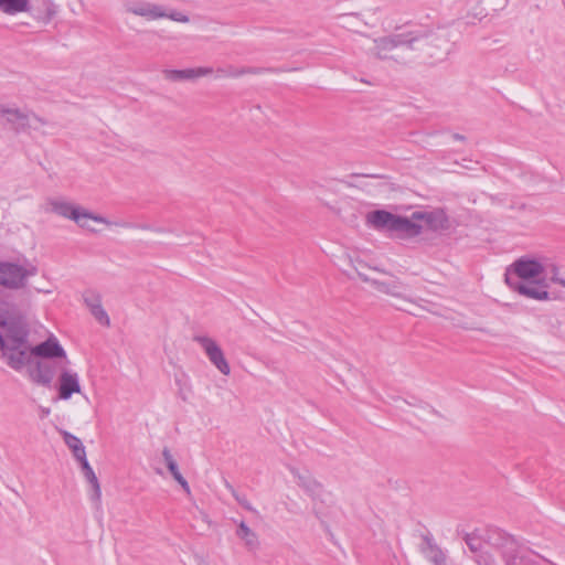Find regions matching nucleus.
<instances>
[{
    "instance_id": "obj_1",
    "label": "nucleus",
    "mask_w": 565,
    "mask_h": 565,
    "mask_svg": "<svg viewBox=\"0 0 565 565\" xmlns=\"http://www.w3.org/2000/svg\"><path fill=\"white\" fill-rule=\"evenodd\" d=\"M367 223L375 230H384L401 238H412L422 233L418 218L393 214L384 210H375L367 214Z\"/></svg>"
},
{
    "instance_id": "obj_2",
    "label": "nucleus",
    "mask_w": 565,
    "mask_h": 565,
    "mask_svg": "<svg viewBox=\"0 0 565 565\" xmlns=\"http://www.w3.org/2000/svg\"><path fill=\"white\" fill-rule=\"evenodd\" d=\"M430 38L435 39L431 32L423 28H416L374 40L372 52L380 60L395 58V56L391 54L394 49L404 46L408 50H416L419 49L417 44L428 42Z\"/></svg>"
},
{
    "instance_id": "obj_3",
    "label": "nucleus",
    "mask_w": 565,
    "mask_h": 565,
    "mask_svg": "<svg viewBox=\"0 0 565 565\" xmlns=\"http://www.w3.org/2000/svg\"><path fill=\"white\" fill-rule=\"evenodd\" d=\"M38 274V267L30 262L25 264L18 262H0V286L9 290L23 289L28 285L29 278Z\"/></svg>"
},
{
    "instance_id": "obj_4",
    "label": "nucleus",
    "mask_w": 565,
    "mask_h": 565,
    "mask_svg": "<svg viewBox=\"0 0 565 565\" xmlns=\"http://www.w3.org/2000/svg\"><path fill=\"white\" fill-rule=\"evenodd\" d=\"M31 344H4V337L0 332V350L2 356L6 359L7 364L14 371H21L29 367L32 359L34 358Z\"/></svg>"
},
{
    "instance_id": "obj_5",
    "label": "nucleus",
    "mask_w": 565,
    "mask_h": 565,
    "mask_svg": "<svg viewBox=\"0 0 565 565\" xmlns=\"http://www.w3.org/2000/svg\"><path fill=\"white\" fill-rule=\"evenodd\" d=\"M51 211L65 218L73 220L81 227H87V220H93L97 223H106L103 216L94 215L88 211L82 210L79 206L73 205L63 200H50Z\"/></svg>"
},
{
    "instance_id": "obj_6",
    "label": "nucleus",
    "mask_w": 565,
    "mask_h": 565,
    "mask_svg": "<svg viewBox=\"0 0 565 565\" xmlns=\"http://www.w3.org/2000/svg\"><path fill=\"white\" fill-rule=\"evenodd\" d=\"M0 116H3L7 122L15 132L25 131L26 129H38L40 125H44L45 120L30 111H22L19 108L0 107Z\"/></svg>"
},
{
    "instance_id": "obj_7",
    "label": "nucleus",
    "mask_w": 565,
    "mask_h": 565,
    "mask_svg": "<svg viewBox=\"0 0 565 565\" xmlns=\"http://www.w3.org/2000/svg\"><path fill=\"white\" fill-rule=\"evenodd\" d=\"M0 327L6 331L4 344H30V330L20 321L10 319L7 310L0 309Z\"/></svg>"
},
{
    "instance_id": "obj_8",
    "label": "nucleus",
    "mask_w": 565,
    "mask_h": 565,
    "mask_svg": "<svg viewBox=\"0 0 565 565\" xmlns=\"http://www.w3.org/2000/svg\"><path fill=\"white\" fill-rule=\"evenodd\" d=\"M56 362L33 358L29 367L26 369V374L30 381L34 384L50 387L56 375Z\"/></svg>"
},
{
    "instance_id": "obj_9",
    "label": "nucleus",
    "mask_w": 565,
    "mask_h": 565,
    "mask_svg": "<svg viewBox=\"0 0 565 565\" xmlns=\"http://www.w3.org/2000/svg\"><path fill=\"white\" fill-rule=\"evenodd\" d=\"M193 341L199 343L201 348L204 350L210 362L223 374L228 375L231 373V367L225 359V355L221 349V347L216 343L215 340L209 338L206 335H195Z\"/></svg>"
},
{
    "instance_id": "obj_10",
    "label": "nucleus",
    "mask_w": 565,
    "mask_h": 565,
    "mask_svg": "<svg viewBox=\"0 0 565 565\" xmlns=\"http://www.w3.org/2000/svg\"><path fill=\"white\" fill-rule=\"evenodd\" d=\"M509 271H511L513 277L518 280H529L539 277L544 271V267L536 259L520 257L507 268L505 273Z\"/></svg>"
},
{
    "instance_id": "obj_11",
    "label": "nucleus",
    "mask_w": 565,
    "mask_h": 565,
    "mask_svg": "<svg viewBox=\"0 0 565 565\" xmlns=\"http://www.w3.org/2000/svg\"><path fill=\"white\" fill-rule=\"evenodd\" d=\"M31 352L34 358L53 361L54 359H63L66 364L70 363L64 348L60 344L58 340L51 335L45 341L32 345Z\"/></svg>"
},
{
    "instance_id": "obj_12",
    "label": "nucleus",
    "mask_w": 565,
    "mask_h": 565,
    "mask_svg": "<svg viewBox=\"0 0 565 565\" xmlns=\"http://www.w3.org/2000/svg\"><path fill=\"white\" fill-rule=\"evenodd\" d=\"M125 11L147 20H158L166 15L163 7L147 1H127L124 4Z\"/></svg>"
},
{
    "instance_id": "obj_13",
    "label": "nucleus",
    "mask_w": 565,
    "mask_h": 565,
    "mask_svg": "<svg viewBox=\"0 0 565 565\" xmlns=\"http://www.w3.org/2000/svg\"><path fill=\"white\" fill-rule=\"evenodd\" d=\"M504 281L509 286L510 289L518 291L520 295H523L527 298L535 300H548L550 294L545 289H540L533 284H524L518 280L511 271L504 274Z\"/></svg>"
},
{
    "instance_id": "obj_14",
    "label": "nucleus",
    "mask_w": 565,
    "mask_h": 565,
    "mask_svg": "<svg viewBox=\"0 0 565 565\" xmlns=\"http://www.w3.org/2000/svg\"><path fill=\"white\" fill-rule=\"evenodd\" d=\"M78 374L72 370L63 369L58 376V398L67 401L74 393H81Z\"/></svg>"
},
{
    "instance_id": "obj_15",
    "label": "nucleus",
    "mask_w": 565,
    "mask_h": 565,
    "mask_svg": "<svg viewBox=\"0 0 565 565\" xmlns=\"http://www.w3.org/2000/svg\"><path fill=\"white\" fill-rule=\"evenodd\" d=\"M484 540L489 545L499 550L501 555L519 542L513 535L497 527L487 530Z\"/></svg>"
},
{
    "instance_id": "obj_16",
    "label": "nucleus",
    "mask_w": 565,
    "mask_h": 565,
    "mask_svg": "<svg viewBox=\"0 0 565 565\" xmlns=\"http://www.w3.org/2000/svg\"><path fill=\"white\" fill-rule=\"evenodd\" d=\"M298 484L315 501L327 503L330 501V493L327 492L322 484L311 478L309 475H297Z\"/></svg>"
},
{
    "instance_id": "obj_17",
    "label": "nucleus",
    "mask_w": 565,
    "mask_h": 565,
    "mask_svg": "<svg viewBox=\"0 0 565 565\" xmlns=\"http://www.w3.org/2000/svg\"><path fill=\"white\" fill-rule=\"evenodd\" d=\"M213 72L212 67H198L186 70H164L163 76L171 82L191 81L202 76L210 75Z\"/></svg>"
},
{
    "instance_id": "obj_18",
    "label": "nucleus",
    "mask_w": 565,
    "mask_h": 565,
    "mask_svg": "<svg viewBox=\"0 0 565 565\" xmlns=\"http://www.w3.org/2000/svg\"><path fill=\"white\" fill-rule=\"evenodd\" d=\"M504 565H534L536 563L530 556V552L522 546L520 542L515 544V546L507 550L503 555H501Z\"/></svg>"
},
{
    "instance_id": "obj_19",
    "label": "nucleus",
    "mask_w": 565,
    "mask_h": 565,
    "mask_svg": "<svg viewBox=\"0 0 565 565\" xmlns=\"http://www.w3.org/2000/svg\"><path fill=\"white\" fill-rule=\"evenodd\" d=\"M414 218L425 221L426 225L433 231L445 230L448 226V217L441 210L431 212H414Z\"/></svg>"
},
{
    "instance_id": "obj_20",
    "label": "nucleus",
    "mask_w": 565,
    "mask_h": 565,
    "mask_svg": "<svg viewBox=\"0 0 565 565\" xmlns=\"http://www.w3.org/2000/svg\"><path fill=\"white\" fill-rule=\"evenodd\" d=\"M77 461L79 462V466H81V469L83 471L85 479L92 486L93 491L90 494V499L95 502H99L100 497H102V491H100V486H99L98 479H97L93 468L90 467L86 456L82 457L81 459H77Z\"/></svg>"
},
{
    "instance_id": "obj_21",
    "label": "nucleus",
    "mask_w": 565,
    "mask_h": 565,
    "mask_svg": "<svg viewBox=\"0 0 565 565\" xmlns=\"http://www.w3.org/2000/svg\"><path fill=\"white\" fill-rule=\"evenodd\" d=\"M236 536L241 539L248 551H256L259 547L257 534L244 522L238 523Z\"/></svg>"
},
{
    "instance_id": "obj_22",
    "label": "nucleus",
    "mask_w": 565,
    "mask_h": 565,
    "mask_svg": "<svg viewBox=\"0 0 565 565\" xmlns=\"http://www.w3.org/2000/svg\"><path fill=\"white\" fill-rule=\"evenodd\" d=\"M425 547H423V553L425 556L434 563V565H446V556L443 551L435 544L431 536H424Z\"/></svg>"
},
{
    "instance_id": "obj_23",
    "label": "nucleus",
    "mask_w": 565,
    "mask_h": 565,
    "mask_svg": "<svg viewBox=\"0 0 565 565\" xmlns=\"http://www.w3.org/2000/svg\"><path fill=\"white\" fill-rule=\"evenodd\" d=\"M30 10V0H0V11L8 15H15Z\"/></svg>"
},
{
    "instance_id": "obj_24",
    "label": "nucleus",
    "mask_w": 565,
    "mask_h": 565,
    "mask_svg": "<svg viewBox=\"0 0 565 565\" xmlns=\"http://www.w3.org/2000/svg\"><path fill=\"white\" fill-rule=\"evenodd\" d=\"M62 436L64 443L72 450V454L76 460L86 456L85 447L78 437L66 430H62Z\"/></svg>"
},
{
    "instance_id": "obj_25",
    "label": "nucleus",
    "mask_w": 565,
    "mask_h": 565,
    "mask_svg": "<svg viewBox=\"0 0 565 565\" xmlns=\"http://www.w3.org/2000/svg\"><path fill=\"white\" fill-rule=\"evenodd\" d=\"M267 71H271V68L228 66L226 68H218L217 73L221 76H226V77H241L246 74H262Z\"/></svg>"
},
{
    "instance_id": "obj_26",
    "label": "nucleus",
    "mask_w": 565,
    "mask_h": 565,
    "mask_svg": "<svg viewBox=\"0 0 565 565\" xmlns=\"http://www.w3.org/2000/svg\"><path fill=\"white\" fill-rule=\"evenodd\" d=\"M370 282L380 292H384V294L392 295L395 297H399L402 295L403 286L397 280L381 281V280L371 279Z\"/></svg>"
},
{
    "instance_id": "obj_27",
    "label": "nucleus",
    "mask_w": 565,
    "mask_h": 565,
    "mask_svg": "<svg viewBox=\"0 0 565 565\" xmlns=\"http://www.w3.org/2000/svg\"><path fill=\"white\" fill-rule=\"evenodd\" d=\"M43 11L35 14L34 18L38 20V21H41L42 23L44 24H47L57 13V9H56V6L50 1V0H45L43 2Z\"/></svg>"
},
{
    "instance_id": "obj_28",
    "label": "nucleus",
    "mask_w": 565,
    "mask_h": 565,
    "mask_svg": "<svg viewBox=\"0 0 565 565\" xmlns=\"http://www.w3.org/2000/svg\"><path fill=\"white\" fill-rule=\"evenodd\" d=\"M162 457H163L166 466H167L169 472L172 475V477L181 473L179 470L178 463H177L175 459L173 458L169 448H167V447L163 448Z\"/></svg>"
},
{
    "instance_id": "obj_29",
    "label": "nucleus",
    "mask_w": 565,
    "mask_h": 565,
    "mask_svg": "<svg viewBox=\"0 0 565 565\" xmlns=\"http://www.w3.org/2000/svg\"><path fill=\"white\" fill-rule=\"evenodd\" d=\"M349 262L352 266V268L354 269V271L358 274V276L363 280V281H371V278L365 274V269L367 268V265L361 260L360 258H349Z\"/></svg>"
},
{
    "instance_id": "obj_30",
    "label": "nucleus",
    "mask_w": 565,
    "mask_h": 565,
    "mask_svg": "<svg viewBox=\"0 0 565 565\" xmlns=\"http://www.w3.org/2000/svg\"><path fill=\"white\" fill-rule=\"evenodd\" d=\"M89 311L100 324L107 326V327L110 324V319H109L107 312L105 311V309L103 308L102 303L98 306H95V308H93V309H89Z\"/></svg>"
},
{
    "instance_id": "obj_31",
    "label": "nucleus",
    "mask_w": 565,
    "mask_h": 565,
    "mask_svg": "<svg viewBox=\"0 0 565 565\" xmlns=\"http://www.w3.org/2000/svg\"><path fill=\"white\" fill-rule=\"evenodd\" d=\"M84 302L88 307V309L95 308V306H98L102 303V298L99 294L94 291H87L84 295Z\"/></svg>"
},
{
    "instance_id": "obj_32",
    "label": "nucleus",
    "mask_w": 565,
    "mask_h": 565,
    "mask_svg": "<svg viewBox=\"0 0 565 565\" xmlns=\"http://www.w3.org/2000/svg\"><path fill=\"white\" fill-rule=\"evenodd\" d=\"M465 542L468 545V547L470 548V551L473 553L480 551V548H481V541L473 534L467 533L465 535Z\"/></svg>"
},
{
    "instance_id": "obj_33",
    "label": "nucleus",
    "mask_w": 565,
    "mask_h": 565,
    "mask_svg": "<svg viewBox=\"0 0 565 565\" xmlns=\"http://www.w3.org/2000/svg\"><path fill=\"white\" fill-rule=\"evenodd\" d=\"M163 18H168V19H170L172 21L181 22V23H188L190 21L188 15H185L182 12H179V11H172L170 13H168L166 11V15Z\"/></svg>"
},
{
    "instance_id": "obj_34",
    "label": "nucleus",
    "mask_w": 565,
    "mask_h": 565,
    "mask_svg": "<svg viewBox=\"0 0 565 565\" xmlns=\"http://www.w3.org/2000/svg\"><path fill=\"white\" fill-rule=\"evenodd\" d=\"M478 565H497L494 558L488 553H481L477 556Z\"/></svg>"
},
{
    "instance_id": "obj_35",
    "label": "nucleus",
    "mask_w": 565,
    "mask_h": 565,
    "mask_svg": "<svg viewBox=\"0 0 565 565\" xmlns=\"http://www.w3.org/2000/svg\"><path fill=\"white\" fill-rule=\"evenodd\" d=\"M173 479L181 486L186 494L191 493L190 486L181 473L174 476Z\"/></svg>"
},
{
    "instance_id": "obj_36",
    "label": "nucleus",
    "mask_w": 565,
    "mask_h": 565,
    "mask_svg": "<svg viewBox=\"0 0 565 565\" xmlns=\"http://www.w3.org/2000/svg\"><path fill=\"white\" fill-rule=\"evenodd\" d=\"M237 502L244 509H246L248 511H253V512L255 511V509L252 507L250 502L247 500V498L245 495H243L242 498H237Z\"/></svg>"
},
{
    "instance_id": "obj_37",
    "label": "nucleus",
    "mask_w": 565,
    "mask_h": 565,
    "mask_svg": "<svg viewBox=\"0 0 565 565\" xmlns=\"http://www.w3.org/2000/svg\"><path fill=\"white\" fill-rule=\"evenodd\" d=\"M551 279H552L553 282L558 284V285L565 287V279L559 278L556 274H554Z\"/></svg>"
},
{
    "instance_id": "obj_38",
    "label": "nucleus",
    "mask_w": 565,
    "mask_h": 565,
    "mask_svg": "<svg viewBox=\"0 0 565 565\" xmlns=\"http://www.w3.org/2000/svg\"><path fill=\"white\" fill-rule=\"evenodd\" d=\"M227 488L231 490V493L233 494V497L235 498V500L237 501V498H242L244 494H239L232 486L227 484Z\"/></svg>"
},
{
    "instance_id": "obj_39",
    "label": "nucleus",
    "mask_w": 565,
    "mask_h": 565,
    "mask_svg": "<svg viewBox=\"0 0 565 565\" xmlns=\"http://www.w3.org/2000/svg\"><path fill=\"white\" fill-rule=\"evenodd\" d=\"M50 408L47 407H41V417H46L50 414Z\"/></svg>"
},
{
    "instance_id": "obj_40",
    "label": "nucleus",
    "mask_w": 565,
    "mask_h": 565,
    "mask_svg": "<svg viewBox=\"0 0 565 565\" xmlns=\"http://www.w3.org/2000/svg\"><path fill=\"white\" fill-rule=\"evenodd\" d=\"M136 227L141 228V230H147V231L153 230V227L148 224L137 225Z\"/></svg>"
},
{
    "instance_id": "obj_41",
    "label": "nucleus",
    "mask_w": 565,
    "mask_h": 565,
    "mask_svg": "<svg viewBox=\"0 0 565 565\" xmlns=\"http://www.w3.org/2000/svg\"><path fill=\"white\" fill-rule=\"evenodd\" d=\"M452 138H454L455 140H459V141L465 140V136H462V135H460V134H454V135H452Z\"/></svg>"
},
{
    "instance_id": "obj_42",
    "label": "nucleus",
    "mask_w": 565,
    "mask_h": 565,
    "mask_svg": "<svg viewBox=\"0 0 565 565\" xmlns=\"http://www.w3.org/2000/svg\"><path fill=\"white\" fill-rule=\"evenodd\" d=\"M152 231L156 232V233H164L166 232V230L162 228V227H153Z\"/></svg>"
},
{
    "instance_id": "obj_43",
    "label": "nucleus",
    "mask_w": 565,
    "mask_h": 565,
    "mask_svg": "<svg viewBox=\"0 0 565 565\" xmlns=\"http://www.w3.org/2000/svg\"><path fill=\"white\" fill-rule=\"evenodd\" d=\"M399 401H401V398L396 399V402H399ZM402 402L405 403V404H408V405H415L414 403L408 402L406 399H402Z\"/></svg>"
},
{
    "instance_id": "obj_44",
    "label": "nucleus",
    "mask_w": 565,
    "mask_h": 565,
    "mask_svg": "<svg viewBox=\"0 0 565 565\" xmlns=\"http://www.w3.org/2000/svg\"><path fill=\"white\" fill-rule=\"evenodd\" d=\"M38 292H50L49 290L36 289Z\"/></svg>"
}]
</instances>
